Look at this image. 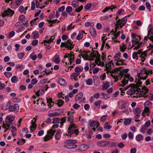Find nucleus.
I'll return each mask as SVG.
<instances>
[{
	"label": "nucleus",
	"instance_id": "obj_36",
	"mask_svg": "<svg viewBox=\"0 0 153 153\" xmlns=\"http://www.w3.org/2000/svg\"><path fill=\"white\" fill-rule=\"evenodd\" d=\"M25 140L22 138H21L18 140L17 144L19 145H21L23 144L25 142Z\"/></svg>",
	"mask_w": 153,
	"mask_h": 153
},
{
	"label": "nucleus",
	"instance_id": "obj_55",
	"mask_svg": "<svg viewBox=\"0 0 153 153\" xmlns=\"http://www.w3.org/2000/svg\"><path fill=\"white\" fill-rule=\"evenodd\" d=\"M102 55L101 56V58L102 61L101 62H103L104 63V61H105V60L106 59V54H105L104 53H102Z\"/></svg>",
	"mask_w": 153,
	"mask_h": 153
},
{
	"label": "nucleus",
	"instance_id": "obj_3",
	"mask_svg": "<svg viewBox=\"0 0 153 153\" xmlns=\"http://www.w3.org/2000/svg\"><path fill=\"white\" fill-rule=\"evenodd\" d=\"M153 74L152 70L147 69L146 68H143L141 70L138 75L139 80L137 82L139 85L142 84V82H140V80H145L148 77V75L149 74Z\"/></svg>",
	"mask_w": 153,
	"mask_h": 153
},
{
	"label": "nucleus",
	"instance_id": "obj_16",
	"mask_svg": "<svg viewBox=\"0 0 153 153\" xmlns=\"http://www.w3.org/2000/svg\"><path fill=\"white\" fill-rule=\"evenodd\" d=\"M14 13V11L11 9L7 8L6 10L4 11V13L2 15V16L3 17L7 16H12Z\"/></svg>",
	"mask_w": 153,
	"mask_h": 153
},
{
	"label": "nucleus",
	"instance_id": "obj_50",
	"mask_svg": "<svg viewBox=\"0 0 153 153\" xmlns=\"http://www.w3.org/2000/svg\"><path fill=\"white\" fill-rule=\"evenodd\" d=\"M76 93V90L74 89L73 90V92H71L69 93V94L68 95V97H70L71 98L72 97L74 94H75Z\"/></svg>",
	"mask_w": 153,
	"mask_h": 153
},
{
	"label": "nucleus",
	"instance_id": "obj_15",
	"mask_svg": "<svg viewBox=\"0 0 153 153\" xmlns=\"http://www.w3.org/2000/svg\"><path fill=\"white\" fill-rule=\"evenodd\" d=\"M19 110V106L17 104L10 106L9 110L10 112L16 111L17 112Z\"/></svg>",
	"mask_w": 153,
	"mask_h": 153
},
{
	"label": "nucleus",
	"instance_id": "obj_61",
	"mask_svg": "<svg viewBox=\"0 0 153 153\" xmlns=\"http://www.w3.org/2000/svg\"><path fill=\"white\" fill-rule=\"evenodd\" d=\"M38 82V80L36 79H33L31 81V83L32 85H34L36 84Z\"/></svg>",
	"mask_w": 153,
	"mask_h": 153
},
{
	"label": "nucleus",
	"instance_id": "obj_58",
	"mask_svg": "<svg viewBox=\"0 0 153 153\" xmlns=\"http://www.w3.org/2000/svg\"><path fill=\"white\" fill-rule=\"evenodd\" d=\"M19 10L20 13H24L25 9L23 6H21L19 7Z\"/></svg>",
	"mask_w": 153,
	"mask_h": 153
},
{
	"label": "nucleus",
	"instance_id": "obj_1",
	"mask_svg": "<svg viewBox=\"0 0 153 153\" xmlns=\"http://www.w3.org/2000/svg\"><path fill=\"white\" fill-rule=\"evenodd\" d=\"M114 65V63H113L112 60H110V59H108L107 60V61L105 62V65L106 68L105 69L106 71V73L108 74V73H110L111 74V76L114 79H115L114 80V82H116L119 80V79H120L122 76L121 75H119L120 73H116L117 71V69H111V65Z\"/></svg>",
	"mask_w": 153,
	"mask_h": 153
},
{
	"label": "nucleus",
	"instance_id": "obj_25",
	"mask_svg": "<svg viewBox=\"0 0 153 153\" xmlns=\"http://www.w3.org/2000/svg\"><path fill=\"white\" fill-rule=\"evenodd\" d=\"M10 123H9L8 121L3 122V127L6 130H8L10 128Z\"/></svg>",
	"mask_w": 153,
	"mask_h": 153
},
{
	"label": "nucleus",
	"instance_id": "obj_47",
	"mask_svg": "<svg viewBox=\"0 0 153 153\" xmlns=\"http://www.w3.org/2000/svg\"><path fill=\"white\" fill-rule=\"evenodd\" d=\"M141 111L139 108H137L135 111V114L140 115Z\"/></svg>",
	"mask_w": 153,
	"mask_h": 153
},
{
	"label": "nucleus",
	"instance_id": "obj_28",
	"mask_svg": "<svg viewBox=\"0 0 153 153\" xmlns=\"http://www.w3.org/2000/svg\"><path fill=\"white\" fill-rule=\"evenodd\" d=\"M59 83L62 85H65L66 84V82L64 79L60 78L58 79Z\"/></svg>",
	"mask_w": 153,
	"mask_h": 153
},
{
	"label": "nucleus",
	"instance_id": "obj_22",
	"mask_svg": "<svg viewBox=\"0 0 153 153\" xmlns=\"http://www.w3.org/2000/svg\"><path fill=\"white\" fill-rule=\"evenodd\" d=\"M53 59H54V60L53 61L52 60L53 62L55 63H59L60 62V60L59 59V56L57 54H55L53 57Z\"/></svg>",
	"mask_w": 153,
	"mask_h": 153
},
{
	"label": "nucleus",
	"instance_id": "obj_57",
	"mask_svg": "<svg viewBox=\"0 0 153 153\" xmlns=\"http://www.w3.org/2000/svg\"><path fill=\"white\" fill-rule=\"evenodd\" d=\"M48 78L45 79H43L40 80L39 82V83H40L42 84H44L48 81Z\"/></svg>",
	"mask_w": 153,
	"mask_h": 153
},
{
	"label": "nucleus",
	"instance_id": "obj_49",
	"mask_svg": "<svg viewBox=\"0 0 153 153\" xmlns=\"http://www.w3.org/2000/svg\"><path fill=\"white\" fill-rule=\"evenodd\" d=\"M124 61H122L120 59L117 61V62L116 63V65H123L124 64L123 63Z\"/></svg>",
	"mask_w": 153,
	"mask_h": 153
},
{
	"label": "nucleus",
	"instance_id": "obj_24",
	"mask_svg": "<svg viewBox=\"0 0 153 153\" xmlns=\"http://www.w3.org/2000/svg\"><path fill=\"white\" fill-rule=\"evenodd\" d=\"M75 73H73L70 75L71 79L72 80H76V67L75 68Z\"/></svg>",
	"mask_w": 153,
	"mask_h": 153
},
{
	"label": "nucleus",
	"instance_id": "obj_38",
	"mask_svg": "<svg viewBox=\"0 0 153 153\" xmlns=\"http://www.w3.org/2000/svg\"><path fill=\"white\" fill-rule=\"evenodd\" d=\"M11 132L12 133L13 135L14 136H15L16 134V128L14 126H12V127Z\"/></svg>",
	"mask_w": 153,
	"mask_h": 153
},
{
	"label": "nucleus",
	"instance_id": "obj_41",
	"mask_svg": "<svg viewBox=\"0 0 153 153\" xmlns=\"http://www.w3.org/2000/svg\"><path fill=\"white\" fill-rule=\"evenodd\" d=\"M83 36L82 32H80L77 36V40H79L82 39Z\"/></svg>",
	"mask_w": 153,
	"mask_h": 153
},
{
	"label": "nucleus",
	"instance_id": "obj_17",
	"mask_svg": "<svg viewBox=\"0 0 153 153\" xmlns=\"http://www.w3.org/2000/svg\"><path fill=\"white\" fill-rule=\"evenodd\" d=\"M136 53L140 55V56L141 58V61L143 62H144L145 59V57H146V53L145 52H142L141 50H139Z\"/></svg>",
	"mask_w": 153,
	"mask_h": 153
},
{
	"label": "nucleus",
	"instance_id": "obj_48",
	"mask_svg": "<svg viewBox=\"0 0 153 153\" xmlns=\"http://www.w3.org/2000/svg\"><path fill=\"white\" fill-rule=\"evenodd\" d=\"M12 82L13 83H15L17 81V77L16 76H13L11 79Z\"/></svg>",
	"mask_w": 153,
	"mask_h": 153
},
{
	"label": "nucleus",
	"instance_id": "obj_14",
	"mask_svg": "<svg viewBox=\"0 0 153 153\" xmlns=\"http://www.w3.org/2000/svg\"><path fill=\"white\" fill-rule=\"evenodd\" d=\"M116 69H117V71L116 73H120V74L119 75H122L121 78L120 79H121L123 75H124L125 74L127 73L129 71V69H127L123 70V68H116Z\"/></svg>",
	"mask_w": 153,
	"mask_h": 153
},
{
	"label": "nucleus",
	"instance_id": "obj_13",
	"mask_svg": "<svg viewBox=\"0 0 153 153\" xmlns=\"http://www.w3.org/2000/svg\"><path fill=\"white\" fill-rule=\"evenodd\" d=\"M148 38L153 43V32L152 29H150L149 30L147 36H146L144 37V43L146 42Z\"/></svg>",
	"mask_w": 153,
	"mask_h": 153
},
{
	"label": "nucleus",
	"instance_id": "obj_53",
	"mask_svg": "<svg viewBox=\"0 0 153 153\" xmlns=\"http://www.w3.org/2000/svg\"><path fill=\"white\" fill-rule=\"evenodd\" d=\"M35 6L36 4L35 2L33 1H32L31 3V9L32 10H34Z\"/></svg>",
	"mask_w": 153,
	"mask_h": 153
},
{
	"label": "nucleus",
	"instance_id": "obj_33",
	"mask_svg": "<svg viewBox=\"0 0 153 153\" xmlns=\"http://www.w3.org/2000/svg\"><path fill=\"white\" fill-rule=\"evenodd\" d=\"M121 56V53L120 52H118L117 53L116 55L114 56V60L116 61H118L119 60Z\"/></svg>",
	"mask_w": 153,
	"mask_h": 153
},
{
	"label": "nucleus",
	"instance_id": "obj_6",
	"mask_svg": "<svg viewBox=\"0 0 153 153\" xmlns=\"http://www.w3.org/2000/svg\"><path fill=\"white\" fill-rule=\"evenodd\" d=\"M124 79L121 82L122 84H120V86L123 87L127 84L128 80H129L130 82H133L134 80V78L132 77H130V75L129 74L124 75Z\"/></svg>",
	"mask_w": 153,
	"mask_h": 153
},
{
	"label": "nucleus",
	"instance_id": "obj_27",
	"mask_svg": "<svg viewBox=\"0 0 153 153\" xmlns=\"http://www.w3.org/2000/svg\"><path fill=\"white\" fill-rule=\"evenodd\" d=\"M101 39L102 42V47L101 48V49H102L104 47L105 43V41L107 40V38L105 36H104L102 37Z\"/></svg>",
	"mask_w": 153,
	"mask_h": 153
},
{
	"label": "nucleus",
	"instance_id": "obj_40",
	"mask_svg": "<svg viewBox=\"0 0 153 153\" xmlns=\"http://www.w3.org/2000/svg\"><path fill=\"white\" fill-rule=\"evenodd\" d=\"M101 101L100 100H98V101H96L94 102V104L96 106L97 108H100V105L101 103Z\"/></svg>",
	"mask_w": 153,
	"mask_h": 153
},
{
	"label": "nucleus",
	"instance_id": "obj_11",
	"mask_svg": "<svg viewBox=\"0 0 153 153\" xmlns=\"http://www.w3.org/2000/svg\"><path fill=\"white\" fill-rule=\"evenodd\" d=\"M70 39L68 40L66 42H62L61 44V47H65L69 50H71L73 48L74 45L71 42Z\"/></svg>",
	"mask_w": 153,
	"mask_h": 153
},
{
	"label": "nucleus",
	"instance_id": "obj_51",
	"mask_svg": "<svg viewBox=\"0 0 153 153\" xmlns=\"http://www.w3.org/2000/svg\"><path fill=\"white\" fill-rule=\"evenodd\" d=\"M53 122L52 123H60V120L58 118H55L53 120Z\"/></svg>",
	"mask_w": 153,
	"mask_h": 153
},
{
	"label": "nucleus",
	"instance_id": "obj_46",
	"mask_svg": "<svg viewBox=\"0 0 153 153\" xmlns=\"http://www.w3.org/2000/svg\"><path fill=\"white\" fill-rule=\"evenodd\" d=\"M111 126L108 125L107 123H106L104 125V128L107 129H109L111 128Z\"/></svg>",
	"mask_w": 153,
	"mask_h": 153
},
{
	"label": "nucleus",
	"instance_id": "obj_42",
	"mask_svg": "<svg viewBox=\"0 0 153 153\" xmlns=\"http://www.w3.org/2000/svg\"><path fill=\"white\" fill-rule=\"evenodd\" d=\"M143 137L142 135L140 134H138L136 136V140L137 141H140L142 139Z\"/></svg>",
	"mask_w": 153,
	"mask_h": 153
},
{
	"label": "nucleus",
	"instance_id": "obj_23",
	"mask_svg": "<svg viewBox=\"0 0 153 153\" xmlns=\"http://www.w3.org/2000/svg\"><path fill=\"white\" fill-rule=\"evenodd\" d=\"M90 125L91 127L97 126L96 128H97L99 126L100 123L97 121H93L91 122Z\"/></svg>",
	"mask_w": 153,
	"mask_h": 153
},
{
	"label": "nucleus",
	"instance_id": "obj_54",
	"mask_svg": "<svg viewBox=\"0 0 153 153\" xmlns=\"http://www.w3.org/2000/svg\"><path fill=\"white\" fill-rule=\"evenodd\" d=\"M35 4L36 5V7L37 8H40L42 9V8L44 7H45V6H43L42 7H40V3L37 0H36V1Z\"/></svg>",
	"mask_w": 153,
	"mask_h": 153
},
{
	"label": "nucleus",
	"instance_id": "obj_43",
	"mask_svg": "<svg viewBox=\"0 0 153 153\" xmlns=\"http://www.w3.org/2000/svg\"><path fill=\"white\" fill-rule=\"evenodd\" d=\"M65 146L68 149H72L75 148L76 146L70 144L65 145Z\"/></svg>",
	"mask_w": 153,
	"mask_h": 153
},
{
	"label": "nucleus",
	"instance_id": "obj_63",
	"mask_svg": "<svg viewBox=\"0 0 153 153\" xmlns=\"http://www.w3.org/2000/svg\"><path fill=\"white\" fill-rule=\"evenodd\" d=\"M146 6L147 9H148L149 11L151 10V5L150 3L148 2H146Z\"/></svg>",
	"mask_w": 153,
	"mask_h": 153
},
{
	"label": "nucleus",
	"instance_id": "obj_12",
	"mask_svg": "<svg viewBox=\"0 0 153 153\" xmlns=\"http://www.w3.org/2000/svg\"><path fill=\"white\" fill-rule=\"evenodd\" d=\"M138 40H136V39H135V40L133 39L132 40V44L130 49L132 48L134 46H135V45H137V46L136 47H135L134 48V49L137 50V49H138L139 48H140V46L141 45V44H140L139 42V41H140L141 39L140 36H138Z\"/></svg>",
	"mask_w": 153,
	"mask_h": 153
},
{
	"label": "nucleus",
	"instance_id": "obj_34",
	"mask_svg": "<svg viewBox=\"0 0 153 153\" xmlns=\"http://www.w3.org/2000/svg\"><path fill=\"white\" fill-rule=\"evenodd\" d=\"M51 111H50L48 112L49 114H48V116L49 117L56 116L59 114L58 113H57V112L51 113H50Z\"/></svg>",
	"mask_w": 153,
	"mask_h": 153
},
{
	"label": "nucleus",
	"instance_id": "obj_21",
	"mask_svg": "<svg viewBox=\"0 0 153 153\" xmlns=\"http://www.w3.org/2000/svg\"><path fill=\"white\" fill-rule=\"evenodd\" d=\"M11 104V102L9 101L6 104H3L2 107L1 109L2 110H7L8 108H9Z\"/></svg>",
	"mask_w": 153,
	"mask_h": 153
},
{
	"label": "nucleus",
	"instance_id": "obj_30",
	"mask_svg": "<svg viewBox=\"0 0 153 153\" xmlns=\"http://www.w3.org/2000/svg\"><path fill=\"white\" fill-rule=\"evenodd\" d=\"M36 124L35 122H32V125L30 127V131H33L36 129Z\"/></svg>",
	"mask_w": 153,
	"mask_h": 153
},
{
	"label": "nucleus",
	"instance_id": "obj_64",
	"mask_svg": "<svg viewBox=\"0 0 153 153\" xmlns=\"http://www.w3.org/2000/svg\"><path fill=\"white\" fill-rule=\"evenodd\" d=\"M30 57L31 58V59L33 60H35L37 58V56L36 55H33L32 54H31L30 55Z\"/></svg>",
	"mask_w": 153,
	"mask_h": 153
},
{
	"label": "nucleus",
	"instance_id": "obj_19",
	"mask_svg": "<svg viewBox=\"0 0 153 153\" xmlns=\"http://www.w3.org/2000/svg\"><path fill=\"white\" fill-rule=\"evenodd\" d=\"M65 58H68L70 61V64H71L72 61H74V54L70 53V54H67L64 56Z\"/></svg>",
	"mask_w": 153,
	"mask_h": 153
},
{
	"label": "nucleus",
	"instance_id": "obj_20",
	"mask_svg": "<svg viewBox=\"0 0 153 153\" xmlns=\"http://www.w3.org/2000/svg\"><path fill=\"white\" fill-rule=\"evenodd\" d=\"M88 148V145L83 144L78 146V150L80 151H83L86 150Z\"/></svg>",
	"mask_w": 153,
	"mask_h": 153
},
{
	"label": "nucleus",
	"instance_id": "obj_31",
	"mask_svg": "<svg viewBox=\"0 0 153 153\" xmlns=\"http://www.w3.org/2000/svg\"><path fill=\"white\" fill-rule=\"evenodd\" d=\"M149 111L150 109L148 107H145V109H144V111H143L142 114V116H143V117L145 116V114H144V113H148V114H149Z\"/></svg>",
	"mask_w": 153,
	"mask_h": 153
},
{
	"label": "nucleus",
	"instance_id": "obj_60",
	"mask_svg": "<svg viewBox=\"0 0 153 153\" xmlns=\"http://www.w3.org/2000/svg\"><path fill=\"white\" fill-rule=\"evenodd\" d=\"M66 121L64 117H62L61 118L60 120V123L62 125L60 126V128H61L62 126L63 125V123H65Z\"/></svg>",
	"mask_w": 153,
	"mask_h": 153
},
{
	"label": "nucleus",
	"instance_id": "obj_39",
	"mask_svg": "<svg viewBox=\"0 0 153 153\" xmlns=\"http://www.w3.org/2000/svg\"><path fill=\"white\" fill-rule=\"evenodd\" d=\"M131 122V120L129 118L126 119L124 123L125 125L127 126L129 125Z\"/></svg>",
	"mask_w": 153,
	"mask_h": 153
},
{
	"label": "nucleus",
	"instance_id": "obj_52",
	"mask_svg": "<svg viewBox=\"0 0 153 153\" xmlns=\"http://www.w3.org/2000/svg\"><path fill=\"white\" fill-rule=\"evenodd\" d=\"M86 84L88 85H91L92 84L93 82L91 79H88L86 81Z\"/></svg>",
	"mask_w": 153,
	"mask_h": 153
},
{
	"label": "nucleus",
	"instance_id": "obj_35",
	"mask_svg": "<svg viewBox=\"0 0 153 153\" xmlns=\"http://www.w3.org/2000/svg\"><path fill=\"white\" fill-rule=\"evenodd\" d=\"M110 86V84L108 82H106L102 86V89L104 90H106Z\"/></svg>",
	"mask_w": 153,
	"mask_h": 153
},
{
	"label": "nucleus",
	"instance_id": "obj_45",
	"mask_svg": "<svg viewBox=\"0 0 153 153\" xmlns=\"http://www.w3.org/2000/svg\"><path fill=\"white\" fill-rule=\"evenodd\" d=\"M57 101L58 102L57 104L59 106L61 107L63 105L64 103V102L62 100H58Z\"/></svg>",
	"mask_w": 153,
	"mask_h": 153
},
{
	"label": "nucleus",
	"instance_id": "obj_8",
	"mask_svg": "<svg viewBox=\"0 0 153 153\" xmlns=\"http://www.w3.org/2000/svg\"><path fill=\"white\" fill-rule=\"evenodd\" d=\"M56 131L52 130L51 129L47 131V134L44 137V141H46L51 139L53 137Z\"/></svg>",
	"mask_w": 153,
	"mask_h": 153
},
{
	"label": "nucleus",
	"instance_id": "obj_18",
	"mask_svg": "<svg viewBox=\"0 0 153 153\" xmlns=\"http://www.w3.org/2000/svg\"><path fill=\"white\" fill-rule=\"evenodd\" d=\"M110 143V142L108 141H102L97 143V144L100 146L104 147L107 146Z\"/></svg>",
	"mask_w": 153,
	"mask_h": 153
},
{
	"label": "nucleus",
	"instance_id": "obj_59",
	"mask_svg": "<svg viewBox=\"0 0 153 153\" xmlns=\"http://www.w3.org/2000/svg\"><path fill=\"white\" fill-rule=\"evenodd\" d=\"M75 25H73V23H72L70 25L68 26L67 28L68 30H69L72 28H74Z\"/></svg>",
	"mask_w": 153,
	"mask_h": 153
},
{
	"label": "nucleus",
	"instance_id": "obj_9",
	"mask_svg": "<svg viewBox=\"0 0 153 153\" xmlns=\"http://www.w3.org/2000/svg\"><path fill=\"white\" fill-rule=\"evenodd\" d=\"M76 125L71 123L68 128V134H66L67 136H71V135L74 133H76Z\"/></svg>",
	"mask_w": 153,
	"mask_h": 153
},
{
	"label": "nucleus",
	"instance_id": "obj_4",
	"mask_svg": "<svg viewBox=\"0 0 153 153\" xmlns=\"http://www.w3.org/2000/svg\"><path fill=\"white\" fill-rule=\"evenodd\" d=\"M90 59L93 60L95 57L97 59L95 61V63L98 65L103 67L104 65V62H101L100 56L99 55V53L97 51H93L91 53H90Z\"/></svg>",
	"mask_w": 153,
	"mask_h": 153
},
{
	"label": "nucleus",
	"instance_id": "obj_32",
	"mask_svg": "<svg viewBox=\"0 0 153 153\" xmlns=\"http://www.w3.org/2000/svg\"><path fill=\"white\" fill-rule=\"evenodd\" d=\"M122 45H120V51L123 52H124L126 50V45L124 44V43H122Z\"/></svg>",
	"mask_w": 153,
	"mask_h": 153
},
{
	"label": "nucleus",
	"instance_id": "obj_26",
	"mask_svg": "<svg viewBox=\"0 0 153 153\" xmlns=\"http://www.w3.org/2000/svg\"><path fill=\"white\" fill-rule=\"evenodd\" d=\"M90 32L92 35L94 37L96 36V32L95 30L93 28H91L90 30Z\"/></svg>",
	"mask_w": 153,
	"mask_h": 153
},
{
	"label": "nucleus",
	"instance_id": "obj_29",
	"mask_svg": "<svg viewBox=\"0 0 153 153\" xmlns=\"http://www.w3.org/2000/svg\"><path fill=\"white\" fill-rule=\"evenodd\" d=\"M76 141L75 140H68L65 141V143L68 144H70L72 145L75 144Z\"/></svg>",
	"mask_w": 153,
	"mask_h": 153
},
{
	"label": "nucleus",
	"instance_id": "obj_62",
	"mask_svg": "<svg viewBox=\"0 0 153 153\" xmlns=\"http://www.w3.org/2000/svg\"><path fill=\"white\" fill-rule=\"evenodd\" d=\"M33 38L34 39H36L38 38L39 36V34L37 33H35L34 32L33 33Z\"/></svg>",
	"mask_w": 153,
	"mask_h": 153
},
{
	"label": "nucleus",
	"instance_id": "obj_10",
	"mask_svg": "<svg viewBox=\"0 0 153 153\" xmlns=\"http://www.w3.org/2000/svg\"><path fill=\"white\" fill-rule=\"evenodd\" d=\"M139 85L140 86V89L138 90L137 93H136L137 94H139L138 95L139 96H143L148 92L149 90L145 86L142 87L140 86V85Z\"/></svg>",
	"mask_w": 153,
	"mask_h": 153
},
{
	"label": "nucleus",
	"instance_id": "obj_44",
	"mask_svg": "<svg viewBox=\"0 0 153 153\" xmlns=\"http://www.w3.org/2000/svg\"><path fill=\"white\" fill-rule=\"evenodd\" d=\"M4 74L5 76L7 78H9L12 76V74L10 72H5Z\"/></svg>",
	"mask_w": 153,
	"mask_h": 153
},
{
	"label": "nucleus",
	"instance_id": "obj_7",
	"mask_svg": "<svg viewBox=\"0 0 153 153\" xmlns=\"http://www.w3.org/2000/svg\"><path fill=\"white\" fill-rule=\"evenodd\" d=\"M78 51L79 52V53L80 54V55H78V56H79L80 57L81 55L82 57L84 59H86L91 60V59H90V52L88 51H82L80 50L79 51L78 50H77V51Z\"/></svg>",
	"mask_w": 153,
	"mask_h": 153
},
{
	"label": "nucleus",
	"instance_id": "obj_5",
	"mask_svg": "<svg viewBox=\"0 0 153 153\" xmlns=\"http://www.w3.org/2000/svg\"><path fill=\"white\" fill-rule=\"evenodd\" d=\"M116 21L114 23L115 25V29L119 28V27L121 28L126 24L127 21L126 18L124 17L122 19H119L118 16H117L115 19Z\"/></svg>",
	"mask_w": 153,
	"mask_h": 153
},
{
	"label": "nucleus",
	"instance_id": "obj_2",
	"mask_svg": "<svg viewBox=\"0 0 153 153\" xmlns=\"http://www.w3.org/2000/svg\"><path fill=\"white\" fill-rule=\"evenodd\" d=\"M139 84L137 83L136 84H131L127 86L126 87L123 88H120V90L121 91V94L124 95L125 94L124 91L127 90V93L128 95H132L134 94L137 93L138 90L140 89Z\"/></svg>",
	"mask_w": 153,
	"mask_h": 153
},
{
	"label": "nucleus",
	"instance_id": "obj_37",
	"mask_svg": "<svg viewBox=\"0 0 153 153\" xmlns=\"http://www.w3.org/2000/svg\"><path fill=\"white\" fill-rule=\"evenodd\" d=\"M8 121L9 123H11L14 120L15 117L14 116H8Z\"/></svg>",
	"mask_w": 153,
	"mask_h": 153
},
{
	"label": "nucleus",
	"instance_id": "obj_56",
	"mask_svg": "<svg viewBox=\"0 0 153 153\" xmlns=\"http://www.w3.org/2000/svg\"><path fill=\"white\" fill-rule=\"evenodd\" d=\"M74 119V117L72 115H71L68 117V121L71 123Z\"/></svg>",
	"mask_w": 153,
	"mask_h": 153
}]
</instances>
